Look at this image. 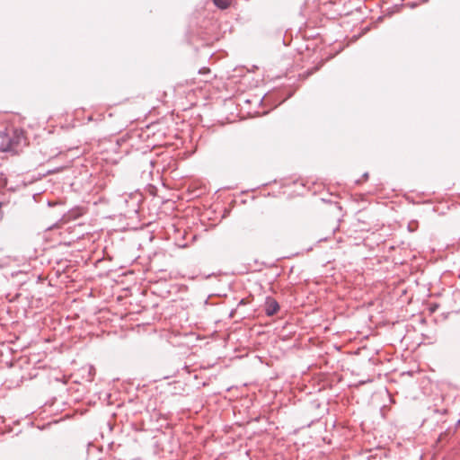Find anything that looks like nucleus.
<instances>
[{
  "instance_id": "nucleus-3",
  "label": "nucleus",
  "mask_w": 460,
  "mask_h": 460,
  "mask_svg": "<svg viewBox=\"0 0 460 460\" xmlns=\"http://www.w3.org/2000/svg\"><path fill=\"white\" fill-rule=\"evenodd\" d=\"M216 6L220 9H226L230 5V0H213Z\"/></svg>"
},
{
  "instance_id": "nucleus-4",
  "label": "nucleus",
  "mask_w": 460,
  "mask_h": 460,
  "mask_svg": "<svg viewBox=\"0 0 460 460\" xmlns=\"http://www.w3.org/2000/svg\"><path fill=\"white\" fill-rule=\"evenodd\" d=\"M408 228L411 232L414 231L413 226H411V224L409 225Z\"/></svg>"
},
{
  "instance_id": "nucleus-2",
  "label": "nucleus",
  "mask_w": 460,
  "mask_h": 460,
  "mask_svg": "<svg viewBox=\"0 0 460 460\" xmlns=\"http://www.w3.org/2000/svg\"><path fill=\"white\" fill-rule=\"evenodd\" d=\"M279 310V303L272 297L268 296L265 302V313L268 316H272Z\"/></svg>"
},
{
  "instance_id": "nucleus-5",
  "label": "nucleus",
  "mask_w": 460,
  "mask_h": 460,
  "mask_svg": "<svg viewBox=\"0 0 460 460\" xmlns=\"http://www.w3.org/2000/svg\"><path fill=\"white\" fill-rule=\"evenodd\" d=\"M408 228L411 232L414 231L413 226H411V224L409 225Z\"/></svg>"
},
{
  "instance_id": "nucleus-6",
  "label": "nucleus",
  "mask_w": 460,
  "mask_h": 460,
  "mask_svg": "<svg viewBox=\"0 0 460 460\" xmlns=\"http://www.w3.org/2000/svg\"><path fill=\"white\" fill-rule=\"evenodd\" d=\"M364 177H365V178H367V177H368V174H367V173H365V174H364Z\"/></svg>"
},
{
  "instance_id": "nucleus-1",
  "label": "nucleus",
  "mask_w": 460,
  "mask_h": 460,
  "mask_svg": "<svg viewBox=\"0 0 460 460\" xmlns=\"http://www.w3.org/2000/svg\"><path fill=\"white\" fill-rule=\"evenodd\" d=\"M14 135L15 136L13 137H10L5 134L4 135L3 138L5 141V144L2 145V146L0 147V151L11 152L15 149L16 146L20 144L21 139L22 138V132L18 134L15 131Z\"/></svg>"
}]
</instances>
